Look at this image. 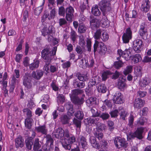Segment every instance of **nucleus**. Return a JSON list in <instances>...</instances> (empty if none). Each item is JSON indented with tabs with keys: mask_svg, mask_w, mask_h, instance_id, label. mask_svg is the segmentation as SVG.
<instances>
[{
	"mask_svg": "<svg viewBox=\"0 0 151 151\" xmlns=\"http://www.w3.org/2000/svg\"><path fill=\"white\" fill-rule=\"evenodd\" d=\"M57 103L61 104L65 102V97L63 94H59L56 97Z\"/></svg>",
	"mask_w": 151,
	"mask_h": 151,
	"instance_id": "nucleus-43",
	"label": "nucleus"
},
{
	"mask_svg": "<svg viewBox=\"0 0 151 151\" xmlns=\"http://www.w3.org/2000/svg\"><path fill=\"white\" fill-rule=\"evenodd\" d=\"M126 86L124 79H119L117 83V86L121 90H123Z\"/></svg>",
	"mask_w": 151,
	"mask_h": 151,
	"instance_id": "nucleus-38",
	"label": "nucleus"
},
{
	"mask_svg": "<svg viewBox=\"0 0 151 151\" xmlns=\"http://www.w3.org/2000/svg\"><path fill=\"white\" fill-rule=\"evenodd\" d=\"M53 26L51 25L49 26L48 28L44 27L42 29L41 32L42 35L45 37L47 35H49L52 32Z\"/></svg>",
	"mask_w": 151,
	"mask_h": 151,
	"instance_id": "nucleus-20",
	"label": "nucleus"
},
{
	"mask_svg": "<svg viewBox=\"0 0 151 151\" xmlns=\"http://www.w3.org/2000/svg\"><path fill=\"white\" fill-rule=\"evenodd\" d=\"M132 37V33L130 27L127 28L125 32L124 33L122 36V40L124 43H128Z\"/></svg>",
	"mask_w": 151,
	"mask_h": 151,
	"instance_id": "nucleus-5",
	"label": "nucleus"
},
{
	"mask_svg": "<svg viewBox=\"0 0 151 151\" xmlns=\"http://www.w3.org/2000/svg\"><path fill=\"white\" fill-rule=\"evenodd\" d=\"M76 76L78 79L80 81L83 82L87 81L89 79L88 77L87 74H81L80 73H78Z\"/></svg>",
	"mask_w": 151,
	"mask_h": 151,
	"instance_id": "nucleus-25",
	"label": "nucleus"
},
{
	"mask_svg": "<svg viewBox=\"0 0 151 151\" xmlns=\"http://www.w3.org/2000/svg\"><path fill=\"white\" fill-rule=\"evenodd\" d=\"M150 83L149 79L147 77H145L140 80L139 85L141 87H145Z\"/></svg>",
	"mask_w": 151,
	"mask_h": 151,
	"instance_id": "nucleus-29",
	"label": "nucleus"
},
{
	"mask_svg": "<svg viewBox=\"0 0 151 151\" xmlns=\"http://www.w3.org/2000/svg\"><path fill=\"white\" fill-rule=\"evenodd\" d=\"M150 2L144 1V2L142 3L140 7L141 11L145 13L148 12L150 7Z\"/></svg>",
	"mask_w": 151,
	"mask_h": 151,
	"instance_id": "nucleus-17",
	"label": "nucleus"
},
{
	"mask_svg": "<svg viewBox=\"0 0 151 151\" xmlns=\"http://www.w3.org/2000/svg\"><path fill=\"white\" fill-rule=\"evenodd\" d=\"M91 13L95 16H99L101 14V12L98 8V6L97 4H95L92 6Z\"/></svg>",
	"mask_w": 151,
	"mask_h": 151,
	"instance_id": "nucleus-30",
	"label": "nucleus"
},
{
	"mask_svg": "<svg viewBox=\"0 0 151 151\" xmlns=\"http://www.w3.org/2000/svg\"><path fill=\"white\" fill-rule=\"evenodd\" d=\"M65 13V11L63 6H61L59 8L58 14L60 15L64 16Z\"/></svg>",
	"mask_w": 151,
	"mask_h": 151,
	"instance_id": "nucleus-60",
	"label": "nucleus"
},
{
	"mask_svg": "<svg viewBox=\"0 0 151 151\" xmlns=\"http://www.w3.org/2000/svg\"><path fill=\"white\" fill-rule=\"evenodd\" d=\"M99 22L96 19H93L90 21V27L92 30L96 29L98 26Z\"/></svg>",
	"mask_w": 151,
	"mask_h": 151,
	"instance_id": "nucleus-28",
	"label": "nucleus"
},
{
	"mask_svg": "<svg viewBox=\"0 0 151 151\" xmlns=\"http://www.w3.org/2000/svg\"><path fill=\"white\" fill-rule=\"evenodd\" d=\"M63 147L66 150H70L71 149L72 145L68 142L66 139H64L62 143Z\"/></svg>",
	"mask_w": 151,
	"mask_h": 151,
	"instance_id": "nucleus-35",
	"label": "nucleus"
},
{
	"mask_svg": "<svg viewBox=\"0 0 151 151\" xmlns=\"http://www.w3.org/2000/svg\"><path fill=\"white\" fill-rule=\"evenodd\" d=\"M91 143L93 147L96 149L99 150L100 148V145L97 142L96 139H94L93 140H91Z\"/></svg>",
	"mask_w": 151,
	"mask_h": 151,
	"instance_id": "nucleus-49",
	"label": "nucleus"
},
{
	"mask_svg": "<svg viewBox=\"0 0 151 151\" xmlns=\"http://www.w3.org/2000/svg\"><path fill=\"white\" fill-rule=\"evenodd\" d=\"M99 119L95 117H89L85 119L84 122L85 124L88 125L94 126L98 125L99 123Z\"/></svg>",
	"mask_w": 151,
	"mask_h": 151,
	"instance_id": "nucleus-8",
	"label": "nucleus"
},
{
	"mask_svg": "<svg viewBox=\"0 0 151 151\" xmlns=\"http://www.w3.org/2000/svg\"><path fill=\"white\" fill-rule=\"evenodd\" d=\"M109 35L106 32H104L102 34L101 38L103 41L106 42L109 39Z\"/></svg>",
	"mask_w": 151,
	"mask_h": 151,
	"instance_id": "nucleus-54",
	"label": "nucleus"
},
{
	"mask_svg": "<svg viewBox=\"0 0 151 151\" xmlns=\"http://www.w3.org/2000/svg\"><path fill=\"white\" fill-rule=\"evenodd\" d=\"M88 6V4H87L86 3H85L84 2H83L82 4H81L80 6L81 12L83 13L84 11L86 9L87 7Z\"/></svg>",
	"mask_w": 151,
	"mask_h": 151,
	"instance_id": "nucleus-63",
	"label": "nucleus"
},
{
	"mask_svg": "<svg viewBox=\"0 0 151 151\" xmlns=\"http://www.w3.org/2000/svg\"><path fill=\"white\" fill-rule=\"evenodd\" d=\"M33 98L31 99H30L28 101V103L27 104V106L28 108L32 109V108L34 107L35 106V104L32 100Z\"/></svg>",
	"mask_w": 151,
	"mask_h": 151,
	"instance_id": "nucleus-61",
	"label": "nucleus"
},
{
	"mask_svg": "<svg viewBox=\"0 0 151 151\" xmlns=\"http://www.w3.org/2000/svg\"><path fill=\"white\" fill-rule=\"evenodd\" d=\"M40 145L39 142V139L38 138H35L33 145V150L35 151H37V150L40 148Z\"/></svg>",
	"mask_w": 151,
	"mask_h": 151,
	"instance_id": "nucleus-42",
	"label": "nucleus"
},
{
	"mask_svg": "<svg viewBox=\"0 0 151 151\" xmlns=\"http://www.w3.org/2000/svg\"><path fill=\"white\" fill-rule=\"evenodd\" d=\"M119 111L120 112V116L121 118L123 120H125V118L127 116V112L124 108L122 106H120L118 108Z\"/></svg>",
	"mask_w": 151,
	"mask_h": 151,
	"instance_id": "nucleus-31",
	"label": "nucleus"
},
{
	"mask_svg": "<svg viewBox=\"0 0 151 151\" xmlns=\"http://www.w3.org/2000/svg\"><path fill=\"white\" fill-rule=\"evenodd\" d=\"M40 61L39 60H34L33 63L29 65V69L31 70H33L36 68H37L39 66Z\"/></svg>",
	"mask_w": 151,
	"mask_h": 151,
	"instance_id": "nucleus-33",
	"label": "nucleus"
},
{
	"mask_svg": "<svg viewBox=\"0 0 151 151\" xmlns=\"http://www.w3.org/2000/svg\"><path fill=\"white\" fill-rule=\"evenodd\" d=\"M45 138L46 139V144L48 145L49 143H54L53 139L51 136L50 135H47Z\"/></svg>",
	"mask_w": 151,
	"mask_h": 151,
	"instance_id": "nucleus-50",
	"label": "nucleus"
},
{
	"mask_svg": "<svg viewBox=\"0 0 151 151\" xmlns=\"http://www.w3.org/2000/svg\"><path fill=\"white\" fill-rule=\"evenodd\" d=\"M57 49V47H55L51 50L49 47H44L41 52L42 58L46 61L48 60L49 62L51 61L52 57L56 55Z\"/></svg>",
	"mask_w": 151,
	"mask_h": 151,
	"instance_id": "nucleus-1",
	"label": "nucleus"
},
{
	"mask_svg": "<svg viewBox=\"0 0 151 151\" xmlns=\"http://www.w3.org/2000/svg\"><path fill=\"white\" fill-rule=\"evenodd\" d=\"M49 17V13L48 12L47 10H45L44 12L43 15L42 17L41 22H44L47 18Z\"/></svg>",
	"mask_w": 151,
	"mask_h": 151,
	"instance_id": "nucleus-53",
	"label": "nucleus"
},
{
	"mask_svg": "<svg viewBox=\"0 0 151 151\" xmlns=\"http://www.w3.org/2000/svg\"><path fill=\"white\" fill-rule=\"evenodd\" d=\"M132 70V67L131 66H127L126 69L124 71L123 73L125 75H127L131 73Z\"/></svg>",
	"mask_w": 151,
	"mask_h": 151,
	"instance_id": "nucleus-56",
	"label": "nucleus"
},
{
	"mask_svg": "<svg viewBox=\"0 0 151 151\" xmlns=\"http://www.w3.org/2000/svg\"><path fill=\"white\" fill-rule=\"evenodd\" d=\"M113 73L109 70H106L104 71L102 74L101 77L103 81H106L109 78V76L112 75Z\"/></svg>",
	"mask_w": 151,
	"mask_h": 151,
	"instance_id": "nucleus-32",
	"label": "nucleus"
},
{
	"mask_svg": "<svg viewBox=\"0 0 151 151\" xmlns=\"http://www.w3.org/2000/svg\"><path fill=\"white\" fill-rule=\"evenodd\" d=\"M145 101L139 98L135 99L134 102V108L139 109L143 107Z\"/></svg>",
	"mask_w": 151,
	"mask_h": 151,
	"instance_id": "nucleus-16",
	"label": "nucleus"
},
{
	"mask_svg": "<svg viewBox=\"0 0 151 151\" xmlns=\"http://www.w3.org/2000/svg\"><path fill=\"white\" fill-rule=\"evenodd\" d=\"M101 29H97L94 33V38L96 40L99 39L101 37Z\"/></svg>",
	"mask_w": 151,
	"mask_h": 151,
	"instance_id": "nucleus-57",
	"label": "nucleus"
},
{
	"mask_svg": "<svg viewBox=\"0 0 151 151\" xmlns=\"http://www.w3.org/2000/svg\"><path fill=\"white\" fill-rule=\"evenodd\" d=\"M82 120L78 119H77L74 118L73 120V124L75 125L77 128L80 129L81 125Z\"/></svg>",
	"mask_w": 151,
	"mask_h": 151,
	"instance_id": "nucleus-45",
	"label": "nucleus"
},
{
	"mask_svg": "<svg viewBox=\"0 0 151 151\" xmlns=\"http://www.w3.org/2000/svg\"><path fill=\"white\" fill-rule=\"evenodd\" d=\"M71 101L75 104L81 105L84 102V98H80L78 96L70 98Z\"/></svg>",
	"mask_w": 151,
	"mask_h": 151,
	"instance_id": "nucleus-24",
	"label": "nucleus"
},
{
	"mask_svg": "<svg viewBox=\"0 0 151 151\" xmlns=\"http://www.w3.org/2000/svg\"><path fill=\"white\" fill-rule=\"evenodd\" d=\"M78 143L84 149L86 150L88 147V144L86 138L83 136L80 135L78 139Z\"/></svg>",
	"mask_w": 151,
	"mask_h": 151,
	"instance_id": "nucleus-10",
	"label": "nucleus"
},
{
	"mask_svg": "<svg viewBox=\"0 0 151 151\" xmlns=\"http://www.w3.org/2000/svg\"><path fill=\"white\" fill-rule=\"evenodd\" d=\"M65 106L68 111V115H72L74 113L73 105L70 102H68L65 104Z\"/></svg>",
	"mask_w": 151,
	"mask_h": 151,
	"instance_id": "nucleus-19",
	"label": "nucleus"
},
{
	"mask_svg": "<svg viewBox=\"0 0 151 151\" xmlns=\"http://www.w3.org/2000/svg\"><path fill=\"white\" fill-rule=\"evenodd\" d=\"M68 140V142L70 143L72 145L74 142L76 141L75 137L73 135L71 134L69 137L67 138H65Z\"/></svg>",
	"mask_w": 151,
	"mask_h": 151,
	"instance_id": "nucleus-52",
	"label": "nucleus"
},
{
	"mask_svg": "<svg viewBox=\"0 0 151 151\" xmlns=\"http://www.w3.org/2000/svg\"><path fill=\"white\" fill-rule=\"evenodd\" d=\"M117 53L122 55V57L127 61L129 60L131 57L129 56V54L131 53V51L129 49H126L124 51L118 49L117 50Z\"/></svg>",
	"mask_w": 151,
	"mask_h": 151,
	"instance_id": "nucleus-9",
	"label": "nucleus"
},
{
	"mask_svg": "<svg viewBox=\"0 0 151 151\" xmlns=\"http://www.w3.org/2000/svg\"><path fill=\"white\" fill-rule=\"evenodd\" d=\"M33 121L32 118H26L25 119L24 124L25 127L28 129L31 128L32 122Z\"/></svg>",
	"mask_w": 151,
	"mask_h": 151,
	"instance_id": "nucleus-37",
	"label": "nucleus"
},
{
	"mask_svg": "<svg viewBox=\"0 0 151 151\" xmlns=\"http://www.w3.org/2000/svg\"><path fill=\"white\" fill-rule=\"evenodd\" d=\"M87 29L86 27L84 24L80 23L78 26V32L81 34L84 33L86 32Z\"/></svg>",
	"mask_w": 151,
	"mask_h": 151,
	"instance_id": "nucleus-36",
	"label": "nucleus"
},
{
	"mask_svg": "<svg viewBox=\"0 0 151 151\" xmlns=\"http://www.w3.org/2000/svg\"><path fill=\"white\" fill-rule=\"evenodd\" d=\"M114 142L115 146L117 149L126 148L127 147V143L125 139L124 138L116 137L114 140Z\"/></svg>",
	"mask_w": 151,
	"mask_h": 151,
	"instance_id": "nucleus-4",
	"label": "nucleus"
},
{
	"mask_svg": "<svg viewBox=\"0 0 151 151\" xmlns=\"http://www.w3.org/2000/svg\"><path fill=\"white\" fill-rule=\"evenodd\" d=\"M133 48L135 52L137 53L140 52L143 45L142 40L139 39H136L133 42Z\"/></svg>",
	"mask_w": 151,
	"mask_h": 151,
	"instance_id": "nucleus-7",
	"label": "nucleus"
},
{
	"mask_svg": "<svg viewBox=\"0 0 151 151\" xmlns=\"http://www.w3.org/2000/svg\"><path fill=\"white\" fill-rule=\"evenodd\" d=\"M100 144L101 148L102 149H106L108 146L107 142L105 140L100 141Z\"/></svg>",
	"mask_w": 151,
	"mask_h": 151,
	"instance_id": "nucleus-51",
	"label": "nucleus"
},
{
	"mask_svg": "<svg viewBox=\"0 0 151 151\" xmlns=\"http://www.w3.org/2000/svg\"><path fill=\"white\" fill-rule=\"evenodd\" d=\"M145 128L142 127L137 128L134 132L136 138L139 139H142L143 138V133L144 132Z\"/></svg>",
	"mask_w": 151,
	"mask_h": 151,
	"instance_id": "nucleus-13",
	"label": "nucleus"
},
{
	"mask_svg": "<svg viewBox=\"0 0 151 151\" xmlns=\"http://www.w3.org/2000/svg\"><path fill=\"white\" fill-rule=\"evenodd\" d=\"M123 63L121 60L115 61L114 63V65L115 68L118 69L122 67Z\"/></svg>",
	"mask_w": 151,
	"mask_h": 151,
	"instance_id": "nucleus-55",
	"label": "nucleus"
},
{
	"mask_svg": "<svg viewBox=\"0 0 151 151\" xmlns=\"http://www.w3.org/2000/svg\"><path fill=\"white\" fill-rule=\"evenodd\" d=\"M98 5L104 16L106 17L107 13L111 10V3L108 0H101L99 3Z\"/></svg>",
	"mask_w": 151,
	"mask_h": 151,
	"instance_id": "nucleus-3",
	"label": "nucleus"
},
{
	"mask_svg": "<svg viewBox=\"0 0 151 151\" xmlns=\"http://www.w3.org/2000/svg\"><path fill=\"white\" fill-rule=\"evenodd\" d=\"M35 129L38 132L41 133L42 134L45 135L47 134V129L45 125L36 127Z\"/></svg>",
	"mask_w": 151,
	"mask_h": 151,
	"instance_id": "nucleus-23",
	"label": "nucleus"
},
{
	"mask_svg": "<svg viewBox=\"0 0 151 151\" xmlns=\"http://www.w3.org/2000/svg\"><path fill=\"white\" fill-rule=\"evenodd\" d=\"M43 9L42 6H40L36 8L34 10V14L36 16H39L42 12Z\"/></svg>",
	"mask_w": 151,
	"mask_h": 151,
	"instance_id": "nucleus-47",
	"label": "nucleus"
},
{
	"mask_svg": "<svg viewBox=\"0 0 151 151\" xmlns=\"http://www.w3.org/2000/svg\"><path fill=\"white\" fill-rule=\"evenodd\" d=\"M74 12V8L70 6L66 9L65 18L67 21L72 22L73 18L74 17L73 14Z\"/></svg>",
	"mask_w": 151,
	"mask_h": 151,
	"instance_id": "nucleus-6",
	"label": "nucleus"
},
{
	"mask_svg": "<svg viewBox=\"0 0 151 151\" xmlns=\"http://www.w3.org/2000/svg\"><path fill=\"white\" fill-rule=\"evenodd\" d=\"M139 34L143 39L147 38V32L144 24L141 25L139 31Z\"/></svg>",
	"mask_w": 151,
	"mask_h": 151,
	"instance_id": "nucleus-12",
	"label": "nucleus"
},
{
	"mask_svg": "<svg viewBox=\"0 0 151 151\" xmlns=\"http://www.w3.org/2000/svg\"><path fill=\"white\" fill-rule=\"evenodd\" d=\"M56 10L55 9H54L51 10L49 14V17L48 19L50 20L53 19L55 16Z\"/></svg>",
	"mask_w": 151,
	"mask_h": 151,
	"instance_id": "nucleus-48",
	"label": "nucleus"
},
{
	"mask_svg": "<svg viewBox=\"0 0 151 151\" xmlns=\"http://www.w3.org/2000/svg\"><path fill=\"white\" fill-rule=\"evenodd\" d=\"M130 58L132 61L134 63H136L139 62L140 61L142 60V58L141 55L138 54H137L131 56Z\"/></svg>",
	"mask_w": 151,
	"mask_h": 151,
	"instance_id": "nucleus-27",
	"label": "nucleus"
},
{
	"mask_svg": "<svg viewBox=\"0 0 151 151\" xmlns=\"http://www.w3.org/2000/svg\"><path fill=\"white\" fill-rule=\"evenodd\" d=\"M26 147L29 150H31L33 143V139L31 138L28 137L26 140Z\"/></svg>",
	"mask_w": 151,
	"mask_h": 151,
	"instance_id": "nucleus-34",
	"label": "nucleus"
},
{
	"mask_svg": "<svg viewBox=\"0 0 151 151\" xmlns=\"http://www.w3.org/2000/svg\"><path fill=\"white\" fill-rule=\"evenodd\" d=\"M93 48L94 54L97 51L101 55H104L107 50V47L104 43L102 42H99L96 40H95Z\"/></svg>",
	"mask_w": 151,
	"mask_h": 151,
	"instance_id": "nucleus-2",
	"label": "nucleus"
},
{
	"mask_svg": "<svg viewBox=\"0 0 151 151\" xmlns=\"http://www.w3.org/2000/svg\"><path fill=\"white\" fill-rule=\"evenodd\" d=\"M70 119V116L67 115H64L61 118V121L63 124H66L69 123V120Z\"/></svg>",
	"mask_w": 151,
	"mask_h": 151,
	"instance_id": "nucleus-46",
	"label": "nucleus"
},
{
	"mask_svg": "<svg viewBox=\"0 0 151 151\" xmlns=\"http://www.w3.org/2000/svg\"><path fill=\"white\" fill-rule=\"evenodd\" d=\"M137 122L138 125H143L145 122V118L144 117H140L137 120Z\"/></svg>",
	"mask_w": 151,
	"mask_h": 151,
	"instance_id": "nucleus-59",
	"label": "nucleus"
},
{
	"mask_svg": "<svg viewBox=\"0 0 151 151\" xmlns=\"http://www.w3.org/2000/svg\"><path fill=\"white\" fill-rule=\"evenodd\" d=\"M75 116L78 119L82 120L84 117L83 112L81 111H77L74 114Z\"/></svg>",
	"mask_w": 151,
	"mask_h": 151,
	"instance_id": "nucleus-44",
	"label": "nucleus"
},
{
	"mask_svg": "<svg viewBox=\"0 0 151 151\" xmlns=\"http://www.w3.org/2000/svg\"><path fill=\"white\" fill-rule=\"evenodd\" d=\"M23 83L25 87L28 88L31 87V80L30 79L29 76L26 74L23 77Z\"/></svg>",
	"mask_w": 151,
	"mask_h": 151,
	"instance_id": "nucleus-15",
	"label": "nucleus"
},
{
	"mask_svg": "<svg viewBox=\"0 0 151 151\" xmlns=\"http://www.w3.org/2000/svg\"><path fill=\"white\" fill-rule=\"evenodd\" d=\"M44 71L42 70H38L33 71L32 73V77L35 80H39L43 76Z\"/></svg>",
	"mask_w": 151,
	"mask_h": 151,
	"instance_id": "nucleus-11",
	"label": "nucleus"
},
{
	"mask_svg": "<svg viewBox=\"0 0 151 151\" xmlns=\"http://www.w3.org/2000/svg\"><path fill=\"white\" fill-rule=\"evenodd\" d=\"M96 99L95 97H91L88 98L86 101V105L89 107L94 106L97 104Z\"/></svg>",
	"mask_w": 151,
	"mask_h": 151,
	"instance_id": "nucleus-14",
	"label": "nucleus"
},
{
	"mask_svg": "<svg viewBox=\"0 0 151 151\" xmlns=\"http://www.w3.org/2000/svg\"><path fill=\"white\" fill-rule=\"evenodd\" d=\"M82 91L79 89H75L73 90L71 94L70 95V98H73L77 96L78 94L82 93Z\"/></svg>",
	"mask_w": 151,
	"mask_h": 151,
	"instance_id": "nucleus-39",
	"label": "nucleus"
},
{
	"mask_svg": "<svg viewBox=\"0 0 151 151\" xmlns=\"http://www.w3.org/2000/svg\"><path fill=\"white\" fill-rule=\"evenodd\" d=\"M77 37V35L76 32L75 30H71L70 32V38L73 42H75Z\"/></svg>",
	"mask_w": 151,
	"mask_h": 151,
	"instance_id": "nucleus-41",
	"label": "nucleus"
},
{
	"mask_svg": "<svg viewBox=\"0 0 151 151\" xmlns=\"http://www.w3.org/2000/svg\"><path fill=\"white\" fill-rule=\"evenodd\" d=\"M110 117L109 115L106 113H103L100 115V117L103 120H106Z\"/></svg>",
	"mask_w": 151,
	"mask_h": 151,
	"instance_id": "nucleus-64",
	"label": "nucleus"
},
{
	"mask_svg": "<svg viewBox=\"0 0 151 151\" xmlns=\"http://www.w3.org/2000/svg\"><path fill=\"white\" fill-rule=\"evenodd\" d=\"M73 85L75 88L81 89L84 88L85 84L83 82H81L80 81L76 79L73 80Z\"/></svg>",
	"mask_w": 151,
	"mask_h": 151,
	"instance_id": "nucleus-21",
	"label": "nucleus"
},
{
	"mask_svg": "<svg viewBox=\"0 0 151 151\" xmlns=\"http://www.w3.org/2000/svg\"><path fill=\"white\" fill-rule=\"evenodd\" d=\"M136 137L134 132H130L127 135V139L128 140H132L134 139Z\"/></svg>",
	"mask_w": 151,
	"mask_h": 151,
	"instance_id": "nucleus-62",
	"label": "nucleus"
},
{
	"mask_svg": "<svg viewBox=\"0 0 151 151\" xmlns=\"http://www.w3.org/2000/svg\"><path fill=\"white\" fill-rule=\"evenodd\" d=\"M97 90L99 92L103 93H105L106 91L107 88L105 85L103 84H101L98 88Z\"/></svg>",
	"mask_w": 151,
	"mask_h": 151,
	"instance_id": "nucleus-40",
	"label": "nucleus"
},
{
	"mask_svg": "<svg viewBox=\"0 0 151 151\" xmlns=\"http://www.w3.org/2000/svg\"><path fill=\"white\" fill-rule=\"evenodd\" d=\"M102 130L101 128L96 127L94 130V134L95 137L99 140L101 139L103 137Z\"/></svg>",
	"mask_w": 151,
	"mask_h": 151,
	"instance_id": "nucleus-18",
	"label": "nucleus"
},
{
	"mask_svg": "<svg viewBox=\"0 0 151 151\" xmlns=\"http://www.w3.org/2000/svg\"><path fill=\"white\" fill-rule=\"evenodd\" d=\"M55 131V133L54 135L56 138L60 139L64 136V130L61 128H58Z\"/></svg>",
	"mask_w": 151,
	"mask_h": 151,
	"instance_id": "nucleus-22",
	"label": "nucleus"
},
{
	"mask_svg": "<svg viewBox=\"0 0 151 151\" xmlns=\"http://www.w3.org/2000/svg\"><path fill=\"white\" fill-rule=\"evenodd\" d=\"M119 111L118 109H115L114 110L111 111L109 114L111 116L112 118H115L117 117L118 116V111Z\"/></svg>",
	"mask_w": 151,
	"mask_h": 151,
	"instance_id": "nucleus-58",
	"label": "nucleus"
},
{
	"mask_svg": "<svg viewBox=\"0 0 151 151\" xmlns=\"http://www.w3.org/2000/svg\"><path fill=\"white\" fill-rule=\"evenodd\" d=\"M15 146L17 148L22 147L24 145V140L22 137H18L16 138L15 140Z\"/></svg>",
	"mask_w": 151,
	"mask_h": 151,
	"instance_id": "nucleus-26",
	"label": "nucleus"
}]
</instances>
